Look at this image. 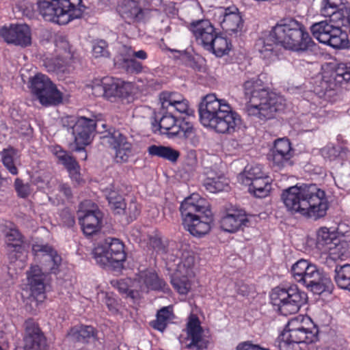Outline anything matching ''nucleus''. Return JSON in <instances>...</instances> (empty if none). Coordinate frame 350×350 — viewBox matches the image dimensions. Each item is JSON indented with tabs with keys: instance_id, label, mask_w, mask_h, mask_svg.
Listing matches in <instances>:
<instances>
[{
	"instance_id": "obj_17",
	"label": "nucleus",
	"mask_w": 350,
	"mask_h": 350,
	"mask_svg": "<svg viewBox=\"0 0 350 350\" xmlns=\"http://www.w3.org/2000/svg\"><path fill=\"white\" fill-rule=\"evenodd\" d=\"M0 36L8 44L26 47L31 43V30L25 24L10 25L0 29Z\"/></svg>"
},
{
	"instance_id": "obj_60",
	"label": "nucleus",
	"mask_w": 350,
	"mask_h": 350,
	"mask_svg": "<svg viewBox=\"0 0 350 350\" xmlns=\"http://www.w3.org/2000/svg\"><path fill=\"white\" fill-rule=\"evenodd\" d=\"M236 350H269L268 349L262 348L257 345L252 344L250 341H245L239 343Z\"/></svg>"
},
{
	"instance_id": "obj_9",
	"label": "nucleus",
	"mask_w": 350,
	"mask_h": 350,
	"mask_svg": "<svg viewBox=\"0 0 350 350\" xmlns=\"http://www.w3.org/2000/svg\"><path fill=\"white\" fill-rule=\"evenodd\" d=\"M96 262L102 266H110L115 269L122 267L126 254L122 241L116 238L108 237L103 243L93 250Z\"/></svg>"
},
{
	"instance_id": "obj_44",
	"label": "nucleus",
	"mask_w": 350,
	"mask_h": 350,
	"mask_svg": "<svg viewBox=\"0 0 350 350\" xmlns=\"http://www.w3.org/2000/svg\"><path fill=\"white\" fill-rule=\"evenodd\" d=\"M5 243L8 252H18L22 247L23 237L18 230L10 229L6 232Z\"/></svg>"
},
{
	"instance_id": "obj_4",
	"label": "nucleus",
	"mask_w": 350,
	"mask_h": 350,
	"mask_svg": "<svg viewBox=\"0 0 350 350\" xmlns=\"http://www.w3.org/2000/svg\"><path fill=\"white\" fill-rule=\"evenodd\" d=\"M198 111L201 124L220 133H232L241 124V116L226 100L217 98L215 94L203 97Z\"/></svg>"
},
{
	"instance_id": "obj_11",
	"label": "nucleus",
	"mask_w": 350,
	"mask_h": 350,
	"mask_svg": "<svg viewBox=\"0 0 350 350\" xmlns=\"http://www.w3.org/2000/svg\"><path fill=\"white\" fill-rule=\"evenodd\" d=\"M30 89L42 105H56L62 101V93L44 75L38 74L31 78Z\"/></svg>"
},
{
	"instance_id": "obj_62",
	"label": "nucleus",
	"mask_w": 350,
	"mask_h": 350,
	"mask_svg": "<svg viewBox=\"0 0 350 350\" xmlns=\"http://www.w3.org/2000/svg\"><path fill=\"white\" fill-rule=\"evenodd\" d=\"M77 120V119L73 116H67L62 119V125L64 127H66L68 131L70 130L72 133Z\"/></svg>"
},
{
	"instance_id": "obj_45",
	"label": "nucleus",
	"mask_w": 350,
	"mask_h": 350,
	"mask_svg": "<svg viewBox=\"0 0 350 350\" xmlns=\"http://www.w3.org/2000/svg\"><path fill=\"white\" fill-rule=\"evenodd\" d=\"M204 186L211 193L221 191L228 187V183L224 176L208 177L204 181Z\"/></svg>"
},
{
	"instance_id": "obj_23",
	"label": "nucleus",
	"mask_w": 350,
	"mask_h": 350,
	"mask_svg": "<svg viewBox=\"0 0 350 350\" xmlns=\"http://www.w3.org/2000/svg\"><path fill=\"white\" fill-rule=\"evenodd\" d=\"M32 252L38 256H41L44 257V260L49 262L44 268L45 271H49L51 273H57L62 262V257L53 247L47 244H34L32 246Z\"/></svg>"
},
{
	"instance_id": "obj_33",
	"label": "nucleus",
	"mask_w": 350,
	"mask_h": 350,
	"mask_svg": "<svg viewBox=\"0 0 350 350\" xmlns=\"http://www.w3.org/2000/svg\"><path fill=\"white\" fill-rule=\"evenodd\" d=\"M106 198L108 200L110 208L116 214H122L125 212L126 203L122 196L116 189L113 185H110L104 190Z\"/></svg>"
},
{
	"instance_id": "obj_51",
	"label": "nucleus",
	"mask_w": 350,
	"mask_h": 350,
	"mask_svg": "<svg viewBox=\"0 0 350 350\" xmlns=\"http://www.w3.org/2000/svg\"><path fill=\"white\" fill-rule=\"evenodd\" d=\"M107 46V43L103 40L94 42L92 47L93 55L96 58L100 57H108L109 53L108 51Z\"/></svg>"
},
{
	"instance_id": "obj_34",
	"label": "nucleus",
	"mask_w": 350,
	"mask_h": 350,
	"mask_svg": "<svg viewBox=\"0 0 350 350\" xmlns=\"http://www.w3.org/2000/svg\"><path fill=\"white\" fill-rule=\"evenodd\" d=\"M249 185L250 193L256 198H265L269 195L271 190V179L269 176L256 179L254 182L245 183Z\"/></svg>"
},
{
	"instance_id": "obj_28",
	"label": "nucleus",
	"mask_w": 350,
	"mask_h": 350,
	"mask_svg": "<svg viewBox=\"0 0 350 350\" xmlns=\"http://www.w3.org/2000/svg\"><path fill=\"white\" fill-rule=\"evenodd\" d=\"M78 219L83 233L86 236H91L100 230L103 213L102 212H96L93 214L79 216Z\"/></svg>"
},
{
	"instance_id": "obj_14",
	"label": "nucleus",
	"mask_w": 350,
	"mask_h": 350,
	"mask_svg": "<svg viewBox=\"0 0 350 350\" xmlns=\"http://www.w3.org/2000/svg\"><path fill=\"white\" fill-rule=\"evenodd\" d=\"M187 336L180 338V342L187 349L203 350L207 349L209 341L203 337V329L198 318L191 316L187 324Z\"/></svg>"
},
{
	"instance_id": "obj_39",
	"label": "nucleus",
	"mask_w": 350,
	"mask_h": 350,
	"mask_svg": "<svg viewBox=\"0 0 350 350\" xmlns=\"http://www.w3.org/2000/svg\"><path fill=\"white\" fill-rule=\"evenodd\" d=\"M334 281L338 288L350 292V264L336 267Z\"/></svg>"
},
{
	"instance_id": "obj_61",
	"label": "nucleus",
	"mask_w": 350,
	"mask_h": 350,
	"mask_svg": "<svg viewBox=\"0 0 350 350\" xmlns=\"http://www.w3.org/2000/svg\"><path fill=\"white\" fill-rule=\"evenodd\" d=\"M61 217L64 226L67 227H72L74 226L75 223V217L68 211H63L61 214Z\"/></svg>"
},
{
	"instance_id": "obj_58",
	"label": "nucleus",
	"mask_w": 350,
	"mask_h": 350,
	"mask_svg": "<svg viewBox=\"0 0 350 350\" xmlns=\"http://www.w3.org/2000/svg\"><path fill=\"white\" fill-rule=\"evenodd\" d=\"M321 154L329 160L335 159L338 155V150L332 146H327L321 149Z\"/></svg>"
},
{
	"instance_id": "obj_52",
	"label": "nucleus",
	"mask_w": 350,
	"mask_h": 350,
	"mask_svg": "<svg viewBox=\"0 0 350 350\" xmlns=\"http://www.w3.org/2000/svg\"><path fill=\"white\" fill-rule=\"evenodd\" d=\"M178 135L185 138L189 137L193 132V124L184 119L178 120Z\"/></svg>"
},
{
	"instance_id": "obj_63",
	"label": "nucleus",
	"mask_w": 350,
	"mask_h": 350,
	"mask_svg": "<svg viewBox=\"0 0 350 350\" xmlns=\"http://www.w3.org/2000/svg\"><path fill=\"white\" fill-rule=\"evenodd\" d=\"M59 191L62 193L68 199L72 197V191L70 187L66 184H60L59 185Z\"/></svg>"
},
{
	"instance_id": "obj_7",
	"label": "nucleus",
	"mask_w": 350,
	"mask_h": 350,
	"mask_svg": "<svg viewBox=\"0 0 350 350\" xmlns=\"http://www.w3.org/2000/svg\"><path fill=\"white\" fill-rule=\"evenodd\" d=\"M271 299L282 315L288 316L299 310L301 306L306 302L307 295L296 285L277 286L272 291Z\"/></svg>"
},
{
	"instance_id": "obj_12",
	"label": "nucleus",
	"mask_w": 350,
	"mask_h": 350,
	"mask_svg": "<svg viewBox=\"0 0 350 350\" xmlns=\"http://www.w3.org/2000/svg\"><path fill=\"white\" fill-rule=\"evenodd\" d=\"M100 139L103 144L108 145L114 150L115 160L117 163H126L133 155L132 144L119 130L109 129L100 137Z\"/></svg>"
},
{
	"instance_id": "obj_5",
	"label": "nucleus",
	"mask_w": 350,
	"mask_h": 350,
	"mask_svg": "<svg viewBox=\"0 0 350 350\" xmlns=\"http://www.w3.org/2000/svg\"><path fill=\"white\" fill-rule=\"evenodd\" d=\"M180 211L183 225L195 237L207 234L213 221V213L204 199L193 193L181 203Z\"/></svg>"
},
{
	"instance_id": "obj_3",
	"label": "nucleus",
	"mask_w": 350,
	"mask_h": 350,
	"mask_svg": "<svg viewBox=\"0 0 350 350\" xmlns=\"http://www.w3.org/2000/svg\"><path fill=\"white\" fill-rule=\"evenodd\" d=\"M243 89L247 100L245 111L249 116L266 121L284 109V98L271 91L260 77L246 81Z\"/></svg>"
},
{
	"instance_id": "obj_26",
	"label": "nucleus",
	"mask_w": 350,
	"mask_h": 350,
	"mask_svg": "<svg viewBox=\"0 0 350 350\" xmlns=\"http://www.w3.org/2000/svg\"><path fill=\"white\" fill-rule=\"evenodd\" d=\"M178 119L170 113H165L159 122L154 120L152 122V131L154 133L159 131L160 134L166 135L170 137L178 136Z\"/></svg>"
},
{
	"instance_id": "obj_21",
	"label": "nucleus",
	"mask_w": 350,
	"mask_h": 350,
	"mask_svg": "<svg viewBox=\"0 0 350 350\" xmlns=\"http://www.w3.org/2000/svg\"><path fill=\"white\" fill-rule=\"evenodd\" d=\"M221 28L229 34L241 31L243 21L236 7H228L220 11L219 16Z\"/></svg>"
},
{
	"instance_id": "obj_24",
	"label": "nucleus",
	"mask_w": 350,
	"mask_h": 350,
	"mask_svg": "<svg viewBox=\"0 0 350 350\" xmlns=\"http://www.w3.org/2000/svg\"><path fill=\"white\" fill-rule=\"evenodd\" d=\"M93 94L96 96H103L107 99L120 97L123 95V88L118 81L105 78L94 83L92 86Z\"/></svg>"
},
{
	"instance_id": "obj_8",
	"label": "nucleus",
	"mask_w": 350,
	"mask_h": 350,
	"mask_svg": "<svg viewBox=\"0 0 350 350\" xmlns=\"http://www.w3.org/2000/svg\"><path fill=\"white\" fill-rule=\"evenodd\" d=\"M316 333L306 328L298 319H293L278 337L277 345L280 350H294L297 344L314 342L317 340Z\"/></svg>"
},
{
	"instance_id": "obj_50",
	"label": "nucleus",
	"mask_w": 350,
	"mask_h": 350,
	"mask_svg": "<svg viewBox=\"0 0 350 350\" xmlns=\"http://www.w3.org/2000/svg\"><path fill=\"white\" fill-rule=\"evenodd\" d=\"M96 212H101L97 204L92 200H86L80 203L77 211V217L93 214Z\"/></svg>"
},
{
	"instance_id": "obj_10",
	"label": "nucleus",
	"mask_w": 350,
	"mask_h": 350,
	"mask_svg": "<svg viewBox=\"0 0 350 350\" xmlns=\"http://www.w3.org/2000/svg\"><path fill=\"white\" fill-rule=\"evenodd\" d=\"M310 31L320 42L334 49H344L349 45L347 36L340 27L327 20L313 24Z\"/></svg>"
},
{
	"instance_id": "obj_18",
	"label": "nucleus",
	"mask_w": 350,
	"mask_h": 350,
	"mask_svg": "<svg viewBox=\"0 0 350 350\" xmlns=\"http://www.w3.org/2000/svg\"><path fill=\"white\" fill-rule=\"evenodd\" d=\"M314 294L321 295L332 286V280L315 265L309 267V272L300 282Z\"/></svg>"
},
{
	"instance_id": "obj_15",
	"label": "nucleus",
	"mask_w": 350,
	"mask_h": 350,
	"mask_svg": "<svg viewBox=\"0 0 350 350\" xmlns=\"http://www.w3.org/2000/svg\"><path fill=\"white\" fill-rule=\"evenodd\" d=\"M293 154L290 141L286 138H279L275 140L267 158L273 167L280 170L286 165H292L291 159Z\"/></svg>"
},
{
	"instance_id": "obj_1",
	"label": "nucleus",
	"mask_w": 350,
	"mask_h": 350,
	"mask_svg": "<svg viewBox=\"0 0 350 350\" xmlns=\"http://www.w3.org/2000/svg\"><path fill=\"white\" fill-rule=\"evenodd\" d=\"M279 45L292 51L305 52L313 46L314 42L304 24L288 18L280 20L268 35L259 38L255 49L262 59L271 61L278 56Z\"/></svg>"
},
{
	"instance_id": "obj_46",
	"label": "nucleus",
	"mask_w": 350,
	"mask_h": 350,
	"mask_svg": "<svg viewBox=\"0 0 350 350\" xmlns=\"http://www.w3.org/2000/svg\"><path fill=\"white\" fill-rule=\"evenodd\" d=\"M336 85L350 83V64H341L338 66L331 75Z\"/></svg>"
},
{
	"instance_id": "obj_37",
	"label": "nucleus",
	"mask_w": 350,
	"mask_h": 350,
	"mask_svg": "<svg viewBox=\"0 0 350 350\" xmlns=\"http://www.w3.org/2000/svg\"><path fill=\"white\" fill-rule=\"evenodd\" d=\"M148 152L152 157H158L171 162H176L180 156L178 150L164 146L151 145L148 148Z\"/></svg>"
},
{
	"instance_id": "obj_47",
	"label": "nucleus",
	"mask_w": 350,
	"mask_h": 350,
	"mask_svg": "<svg viewBox=\"0 0 350 350\" xmlns=\"http://www.w3.org/2000/svg\"><path fill=\"white\" fill-rule=\"evenodd\" d=\"M267 176L262 170L260 165H254L245 170L244 174L240 176L243 183L254 182L256 179L262 178Z\"/></svg>"
},
{
	"instance_id": "obj_42",
	"label": "nucleus",
	"mask_w": 350,
	"mask_h": 350,
	"mask_svg": "<svg viewBox=\"0 0 350 350\" xmlns=\"http://www.w3.org/2000/svg\"><path fill=\"white\" fill-rule=\"evenodd\" d=\"M338 239L336 234L331 232L327 228L322 227L317 232V247L324 252L329 245L334 243V240Z\"/></svg>"
},
{
	"instance_id": "obj_31",
	"label": "nucleus",
	"mask_w": 350,
	"mask_h": 350,
	"mask_svg": "<svg viewBox=\"0 0 350 350\" xmlns=\"http://www.w3.org/2000/svg\"><path fill=\"white\" fill-rule=\"evenodd\" d=\"M249 220L245 215L239 212L227 214L221 220V227L226 232H234L242 226H247Z\"/></svg>"
},
{
	"instance_id": "obj_49",
	"label": "nucleus",
	"mask_w": 350,
	"mask_h": 350,
	"mask_svg": "<svg viewBox=\"0 0 350 350\" xmlns=\"http://www.w3.org/2000/svg\"><path fill=\"white\" fill-rule=\"evenodd\" d=\"M343 0H323L321 3V14L325 17L334 13L336 8L343 4Z\"/></svg>"
},
{
	"instance_id": "obj_2",
	"label": "nucleus",
	"mask_w": 350,
	"mask_h": 350,
	"mask_svg": "<svg viewBox=\"0 0 350 350\" xmlns=\"http://www.w3.org/2000/svg\"><path fill=\"white\" fill-rule=\"evenodd\" d=\"M281 199L288 211L318 219L326 215L328 200L325 192L316 184H302L283 191Z\"/></svg>"
},
{
	"instance_id": "obj_40",
	"label": "nucleus",
	"mask_w": 350,
	"mask_h": 350,
	"mask_svg": "<svg viewBox=\"0 0 350 350\" xmlns=\"http://www.w3.org/2000/svg\"><path fill=\"white\" fill-rule=\"evenodd\" d=\"M327 17H329V21L335 23L336 26L350 25V8L344 3Z\"/></svg>"
},
{
	"instance_id": "obj_13",
	"label": "nucleus",
	"mask_w": 350,
	"mask_h": 350,
	"mask_svg": "<svg viewBox=\"0 0 350 350\" xmlns=\"http://www.w3.org/2000/svg\"><path fill=\"white\" fill-rule=\"evenodd\" d=\"M165 286V282L160 279L154 271L150 270L141 271L133 280L132 286L134 288L130 292L131 299L134 301H137L144 293L162 290Z\"/></svg>"
},
{
	"instance_id": "obj_53",
	"label": "nucleus",
	"mask_w": 350,
	"mask_h": 350,
	"mask_svg": "<svg viewBox=\"0 0 350 350\" xmlns=\"http://www.w3.org/2000/svg\"><path fill=\"white\" fill-rule=\"evenodd\" d=\"M308 266V260L300 259L297 260L291 267V272L293 278L295 281L298 282L301 275L304 273L305 269Z\"/></svg>"
},
{
	"instance_id": "obj_59",
	"label": "nucleus",
	"mask_w": 350,
	"mask_h": 350,
	"mask_svg": "<svg viewBox=\"0 0 350 350\" xmlns=\"http://www.w3.org/2000/svg\"><path fill=\"white\" fill-rule=\"evenodd\" d=\"M150 245L157 252H165V247L163 245L161 239L157 237L152 236L150 238L149 241Z\"/></svg>"
},
{
	"instance_id": "obj_25",
	"label": "nucleus",
	"mask_w": 350,
	"mask_h": 350,
	"mask_svg": "<svg viewBox=\"0 0 350 350\" xmlns=\"http://www.w3.org/2000/svg\"><path fill=\"white\" fill-rule=\"evenodd\" d=\"M45 274L38 265L31 266L27 272L28 284L30 286L31 295L40 301L45 298Z\"/></svg>"
},
{
	"instance_id": "obj_27",
	"label": "nucleus",
	"mask_w": 350,
	"mask_h": 350,
	"mask_svg": "<svg viewBox=\"0 0 350 350\" xmlns=\"http://www.w3.org/2000/svg\"><path fill=\"white\" fill-rule=\"evenodd\" d=\"M120 12L122 18L129 24L140 23L145 18L146 10L135 0L126 1Z\"/></svg>"
},
{
	"instance_id": "obj_36",
	"label": "nucleus",
	"mask_w": 350,
	"mask_h": 350,
	"mask_svg": "<svg viewBox=\"0 0 350 350\" xmlns=\"http://www.w3.org/2000/svg\"><path fill=\"white\" fill-rule=\"evenodd\" d=\"M17 154V150L12 146L4 148L0 152L1 161L3 165L12 175H16L18 173V170L16 167L18 160Z\"/></svg>"
},
{
	"instance_id": "obj_35",
	"label": "nucleus",
	"mask_w": 350,
	"mask_h": 350,
	"mask_svg": "<svg viewBox=\"0 0 350 350\" xmlns=\"http://www.w3.org/2000/svg\"><path fill=\"white\" fill-rule=\"evenodd\" d=\"M194 263L195 258L193 252L185 250L181 254L174 273L191 276Z\"/></svg>"
},
{
	"instance_id": "obj_43",
	"label": "nucleus",
	"mask_w": 350,
	"mask_h": 350,
	"mask_svg": "<svg viewBox=\"0 0 350 350\" xmlns=\"http://www.w3.org/2000/svg\"><path fill=\"white\" fill-rule=\"evenodd\" d=\"M179 273H173L171 277V284L174 289L180 295H187L191 289V282L189 277Z\"/></svg>"
},
{
	"instance_id": "obj_57",
	"label": "nucleus",
	"mask_w": 350,
	"mask_h": 350,
	"mask_svg": "<svg viewBox=\"0 0 350 350\" xmlns=\"http://www.w3.org/2000/svg\"><path fill=\"white\" fill-rule=\"evenodd\" d=\"M100 295L103 297V301L108 309L112 312H116L118 311V302L112 297L109 296L108 293H101Z\"/></svg>"
},
{
	"instance_id": "obj_38",
	"label": "nucleus",
	"mask_w": 350,
	"mask_h": 350,
	"mask_svg": "<svg viewBox=\"0 0 350 350\" xmlns=\"http://www.w3.org/2000/svg\"><path fill=\"white\" fill-rule=\"evenodd\" d=\"M205 49L217 57H222L230 51L231 43L226 38L217 33L213 40L211 42V48L206 47Z\"/></svg>"
},
{
	"instance_id": "obj_48",
	"label": "nucleus",
	"mask_w": 350,
	"mask_h": 350,
	"mask_svg": "<svg viewBox=\"0 0 350 350\" xmlns=\"http://www.w3.org/2000/svg\"><path fill=\"white\" fill-rule=\"evenodd\" d=\"M133 280L130 278L121 280H113L111 282V285L116 288L120 293L125 294L126 297L131 299L130 292L134 288L133 285Z\"/></svg>"
},
{
	"instance_id": "obj_30",
	"label": "nucleus",
	"mask_w": 350,
	"mask_h": 350,
	"mask_svg": "<svg viewBox=\"0 0 350 350\" xmlns=\"http://www.w3.org/2000/svg\"><path fill=\"white\" fill-rule=\"evenodd\" d=\"M68 337L72 342L83 344L94 342L97 340L95 329L88 325L72 328L68 334Z\"/></svg>"
},
{
	"instance_id": "obj_54",
	"label": "nucleus",
	"mask_w": 350,
	"mask_h": 350,
	"mask_svg": "<svg viewBox=\"0 0 350 350\" xmlns=\"http://www.w3.org/2000/svg\"><path fill=\"white\" fill-rule=\"evenodd\" d=\"M123 67L129 73H139L142 71V64L134 59H123Z\"/></svg>"
},
{
	"instance_id": "obj_56",
	"label": "nucleus",
	"mask_w": 350,
	"mask_h": 350,
	"mask_svg": "<svg viewBox=\"0 0 350 350\" xmlns=\"http://www.w3.org/2000/svg\"><path fill=\"white\" fill-rule=\"evenodd\" d=\"M14 187L18 196L22 198L27 197L30 193L29 186L27 184H24L19 178L15 180Z\"/></svg>"
},
{
	"instance_id": "obj_19",
	"label": "nucleus",
	"mask_w": 350,
	"mask_h": 350,
	"mask_svg": "<svg viewBox=\"0 0 350 350\" xmlns=\"http://www.w3.org/2000/svg\"><path fill=\"white\" fill-rule=\"evenodd\" d=\"M25 336L23 350H45L46 340L38 327L32 319L24 323Z\"/></svg>"
},
{
	"instance_id": "obj_22",
	"label": "nucleus",
	"mask_w": 350,
	"mask_h": 350,
	"mask_svg": "<svg viewBox=\"0 0 350 350\" xmlns=\"http://www.w3.org/2000/svg\"><path fill=\"white\" fill-rule=\"evenodd\" d=\"M159 100L163 109H174L180 113L190 116L193 111L190 109L189 102L181 94L176 92H163L159 94Z\"/></svg>"
},
{
	"instance_id": "obj_20",
	"label": "nucleus",
	"mask_w": 350,
	"mask_h": 350,
	"mask_svg": "<svg viewBox=\"0 0 350 350\" xmlns=\"http://www.w3.org/2000/svg\"><path fill=\"white\" fill-rule=\"evenodd\" d=\"M189 29L198 44L204 49L206 47L211 48V42L213 40L217 31L208 20L202 19L193 21L190 23Z\"/></svg>"
},
{
	"instance_id": "obj_6",
	"label": "nucleus",
	"mask_w": 350,
	"mask_h": 350,
	"mask_svg": "<svg viewBox=\"0 0 350 350\" xmlns=\"http://www.w3.org/2000/svg\"><path fill=\"white\" fill-rule=\"evenodd\" d=\"M82 0H38L39 13L44 20L59 25L82 16L85 6Z\"/></svg>"
},
{
	"instance_id": "obj_16",
	"label": "nucleus",
	"mask_w": 350,
	"mask_h": 350,
	"mask_svg": "<svg viewBox=\"0 0 350 350\" xmlns=\"http://www.w3.org/2000/svg\"><path fill=\"white\" fill-rule=\"evenodd\" d=\"M96 126V121L93 119L83 116L77 118L72 133L75 137V151H83L85 146L90 144Z\"/></svg>"
},
{
	"instance_id": "obj_29",
	"label": "nucleus",
	"mask_w": 350,
	"mask_h": 350,
	"mask_svg": "<svg viewBox=\"0 0 350 350\" xmlns=\"http://www.w3.org/2000/svg\"><path fill=\"white\" fill-rule=\"evenodd\" d=\"M53 153L68 170L72 178L79 181L80 178L79 165L76 160L60 146H55L52 150Z\"/></svg>"
},
{
	"instance_id": "obj_41",
	"label": "nucleus",
	"mask_w": 350,
	"mask_h": 350,
	"mask_svg": "<svg viewBox=\"0 0 350 350\" xmlns=\"http://www.w3.org/2000/svg\"><path fill=\"white\" fill-rule=\"evenodd\" d=\"M172 316L173 313L170 308L163 307L157 312V319L150 322V325L158 331L163 332Z\"/></svg>"
},
{
	"instance_id": "obj_55",
	"label": "nucleus",
	"mask_w": 350,
	"mask_h": 350,
	"mask_svg": "<svg viewBox=\"0 0 350 350\" xmlns=\"http://www.w3.org/2000/svg\"><path fill=\"white\" fill-rule=\"evenodd\" d=\"M140 208L135 200H131L126 204L125 212L122 214L128 215L131 219H135L139 215Z\"/></svg>"
},
{
	"instance_id": "obj_64",
	"label": "nucleus",
	"mask_w": 350,
	"mask_h": 350,
	"mask_svg": "<svg viewBox=\"0 0 350 350\" xmlns=\"http://www.w3.org/2000/svg\"><path fill=\"white\" fill-rule=\"evenodd\" d=\"M129 51L130 55H133V57H135L139 59H146L148 57L146 52L144 50L134 51L132 49H129Z\"/></svg>"
},
{
	"instance_id": "obj_32",
	"label": "nucleus",
	"mask_w": 350,
	"mask_h": 350,
	"mask_svg": "<svg viewBox=\"0 0 350 350\" xmlns=\"http://www.w3.org/2000/svg\"><path fill=\"white\" fill-rule=\"evenodd\" d=\"M333 260H344L350 256V247L347 241L334 239V243L323 252Z\"/></svg>"
}]
</instances>
